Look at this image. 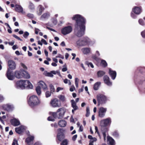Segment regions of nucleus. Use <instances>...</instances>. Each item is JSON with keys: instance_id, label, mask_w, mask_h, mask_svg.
Wrapping results in <instances>:
<instances>
[{"instance_id": "nucleus-2", "label": "nucleus", "mask_w": 145, "mask_h": 145, "mask_svg": "<svg viewBox=\"0 0 145 145\" xmlns=\"http://www.w3.org/2000/svg\"><path fill=\"white\" fill-rule=\"evenodd\" d=\"M15 76L18 78H24L28 79L30 78V75L29 73L21 69L20 71H16L14 72Z\"/></svg>"}, {"instance_id": "nucleus-64", "label": "nucleus", "mask_w": 145, "mask_h": 145, "mask_svg": "<svg viewBox=\"0 0 145 145\" xmlns=\"http://www.w3.org/2000/svg\"><path fill=\"white\" fill-rule=\"evenodd\" d=\"M83 126L82 125H81L80 126V128L79 129V131L82 132L83 131Z\"/></svg>"}, {"instance_id": "nucleus-1", "label": "nucleus", "mask_w": 145, "mask_h": 145, "mask_svg": "<svg viewBox=\"0 0 145 145\" xmlns=\"http://www.w3.org/2000/svg\"><path fill=\"white\" fill-rule=\"evenodd\" d=\"M76 21L74 29V34L78 37H81L84 34L86 20L82 16L79 14L74 15L72 18Z\"/></svg>"}, {"instance_id": "nucleus-36", "label": "nucleus", "mask_w": 145, "mask_h": 145, "mask_svg": "<svg viewBox=\"0 0 145 145\" xmlns=\"http://www.w3.org/2000/svg\"><path fill=\"white\" fill-rule=\"evenodd\" d=\"M68 140L66 139L63 140L61 143V145H67L68 144Z\"/></svg>"}, {"instance_id": "nucleus-30", "label": "nucleus", "mask_w": 145, "mask_h": 145, "mask_svg": "<svg viewBox=\"0 0 145 145\" xmlns=\"http://www.w3.org/2000/svg\"><path fill=\"white\" fill-rule=\"evenodd\" d=\"M50 14L49 12L45 13L43 14L41 16L40 19L41 20L48 18L50 16Z\"/></svg>"}, {"instance_id": "nucleus-51", "label": "nucleus", "mask_w": 145, "mask_h": 145, "mask_svg": "<svg viewBox=\"0 0 145 145\" xmlns=\"http://www.w3.org/2000/svg\"><path fill=\"white\" fill-rule=\"evenodd\" d=\"M48 121H54V119L53 117L52 116H49L48 118Z\"/></svg>"}, {"instance_id": "nucleus-3", "label": "nucleus", "mask_w": 145, "mask_h": 145, "mask_svg": "<svg viewBox=\"0 0 145 145\" xmlns=\"http://www.w3.org/2000/svg\"><path fill=\"white\" fill-rule=\"evenodd\" d=\"M28 103L29 106L31 107H33L39 104L40 102L36 95H33L28 99Z\"/></svg>"}, {"instance_id": "nucleus-5", "label": "nucleus", "mask_w": 145, "mask_h": 145, "mask_svg": "<svg viewBox=\"0 0 145 145\" xmlns=\"http://www.w3.org/2000/svg\"><path fill=\"white\" fill-rule=\"evenodd\" d=\"M96 97L98 105L105 104L108 100L107 97L105 95L102 94H98Z\"/></svg>"}, {"instance_id": "nucleus-29", "label": "nucleus", "mask_w": 145, "mask_h": 145, "mask_svg": "<svg viewBox=\"0 0 145 145\" xmlns=\"http://www.w3.org/2000/svg\"><path fill=\"white\" fill-rule=\"evenodd\" d=\"M34 138L33 136L29 137L26 138L25 141L28 144L30 145V142L34 140Z\"/></svg>"}, {"instance_id": "nucleus-62", "label": "nucleus", "mask_w": 145, "mask_h": 145, "mask_svg": "<svg viewBox=\"0 0 145 145\" xmlns=\"http://www.w3.org/2000/svg\"><path fill=\"white\" fill-rule=\"evenodd\" d=\"M75 89V88L74 86H71V87L70 88V90L71 91H73Z\"/></svg>"}, {"instance_id": "nucleus-47", "label": "nucleus", "mask_w": 145, "mask_h": 145, "mask_svg": "<svg viewBox=\"0 0 145 145\" xmlns=\"http://www.w3.org/2000/svg\"><path fill=\"white\" fill-rule=\"evenodd\" d=\"M51 95V93L49 91H47L46 93V97H50Z\"/></svg>"}, {"instance_id": "nucleus-45", "label": "nucleus", "mask_w": 145, "mask_h": 145, "mask_svg": "<svg viewBox=\"0 0 145 145\" xmlns=\"http://www.w3.org/2000/svg\"><path fill=\"white\" fill-rule=\"evenodd\" d=\"M50 89L51 91L52 92H54L55 91V89L54 86L52 84L50 85Z\"/></svg>"}, {"instance_id": "nucleus-17", "label": "nucleus", "mask_w": 145, "mask_h": 145, "mask_svg": "<svg viewBox=\"0 0 145 145\" xmlns=\"http://www.w3.org/2000/svg\"><path fill=\"white\" fill-rule=\"evenodd\" d=\"M104 83L108 86H111L112 85V82L110 81L109 77L107 75L105 76L103 78Z\"/></svg>"}, {"instance_id": "nucleus-41", "label": "nucleus", "mask_w": 145, "mask_h": 145, "mask_svg": "<svg viewBox=\"0 0 145 145\" xmlns=\"http://www.w3.org/2000/svg\"><path fill=\"white\" fill-rule=\"evenodd\" d=\"M138 22L140 24L143 25L145 24V22L142 19H140L138 20Z\"/></svg>"}, {"instance_id": "nucleus-13", "label": "nucleus", "mask_w": 145, "mask_h": 145, "mask_svg": "<svg viewBox=\"0 0 145 145\" xmlns=\"http://www.w3.org/2000/svg\"><path fill=\"white\" fill-rule=\"evenodd\" d=\"M3 108L4 110L8 112L12 111L14 108V105L10 103H8L4 105L3 106Z\"/></svg>"}, {"instance_id": "nucleus-35", "label": "nucleus", "mask_w": 145, "mask_h": 145, "mask_svg": "<svg viewBox=\"0 0 145 145\" xmlns=\"http://www.w3.org/2000/svg\"><path fill=\"white\" fill-rule=\"evenodd\" d=\"M44 74L46 76L50 77H53V75L52 74L51 72H49L45 71L44 72Z\"/></svg>"}, {"instance_id": "nucleus-59", "label": "nucleus", "mask_w": 145, "mask_h": 145, "mask_svg": "<svg viewBox=\"0 0 145 145\" xmlns=\"http://www.w3.org/2000/svg\"><path fill=\"white\" fill-rule=\"evenodd\" d=\"M141 35L143 37L145 38V30L141 33Z\"/></svg>"}, {"instance_id": "nucleus-34", "label": "nucleus", "mask_w": 145, "mask_h": 145, "mask_svg": "<svg viewBox=\"0 0 145 145\" xmlns=\"http://www.w3.org/2000/svg\"><path fill=\"white\" fill-rule=\"evenodd\" d=\"M36 90L37 94L39 95L41 93V88L40 86H37L36 88Z\"/></svg>"}, {"instance_id": "nucleus-7", "label": "nucleus", "mask_w": 145, "mask_h": 145, "mask_svg": "<svg viewBox=\"0 0 145 145\" xmlns=\"http://www.w3.org/2000/svg\"><path fill=\"white\" fill-rule=\"evenodd\" d=\"M22 83V84L23 86V87L22 88V89H32L33 87V86L31 84L30 82L28 80H20Z\"/></svg>"}, {"instance_id": "nucleus-24", "label": "nucleus", "mask_w": 145, "mask_h": 145, "mask_svg": "<svg viewBox=\"0 0 145 145\" xmlns=\"http://www.w3.org/2000/svg\"><path fill=\"white\" fill-rule=\"evenodd\" d=\"M59 125L61 127H64L67 125V122L65 120H61L58 121Z\"/></svg>"}, {"instance_id": "nucleus-15", "label": "nucleus", "mask_w": 145, "mask_h": 145, "mask_svg": "<svg viewBox=\"0 0 145 145\" xmlns=\"http://www.w3.org/2000/svg\"><path fill=\"white\" fill-rule=\"evenodd\" d=\"M15 10L19 13H22V14H25V12L24 11L22 7L20 5H15Z\"/></svg>"}, {"instance_id": "nucleus-50", "label": "nucleus", "mask_w": 145, "mask_h": 145, "mask_svg": "<svg viewBox=\"0 0 145 145\" xmlns=\"http://www.w3.org/2000/svg\"><path fill=\"white\" fill-rule=\"evenodd\" d=\"M13 36L14 37L17 39L18 40H20L21 41H22V40L19 37L17 36V35H13Z\"/></svg>"}, {"instance_id": "nucleus-14", "label": "nucleus", "mask_w": 145, "mask_h": 145, "mask_svg": "<svg viewBox=\"0 0 145 145\" xmlns=\"http://www.w3.org/2000/svg\"><path fill=\"white\" fill-rule=\"evenodd\" d=\"M6 76L8 79L10 80H13L14 79V76L13 71L10 70L9 69L7 70Z\"/></svg>"}, {"instance_id": "nucleus-16", "label": "nucleus", "mask_w": 145, "mask_h": 145, "mask_svg": "<svg viewBox=\"0 0 145 145\" xmlns=\"http://www.w3.org/2000/svg\"><path fill=\"white\" fill-rule=\"evenodd\" d=\"M8 65L10 69L14 70L16 68V65L15 62L12 60H9L8 61Z\"/></svg>"}, {"instance_id": "nucleus-22", "label": "nucleus", "mask_w": 145, "mask_h": 145, "mask_svg": "<svg viewBox=\"0 0 145 145\" xmlns=\"http://www.w3.org/2000/svg\"><path fill=\"white\" fill-rule=\"evenodd\" d=\"M20 80L17 81L15 84V86L16 88L18 89H22L23 87L22 85V83Z\"/></svg>"}, {"instance_id": "nucleus-31", "label": "nucleus", "mask_w": 145, "mask_h": 145, "mask_svg": "<svg viewBox=\"0 0 145 145\" xmlns=\"http://www.w3.org/2000/svg\"><path fill=\"white\" fill-rule=\"evenodd\" d=\"M105 72L102 71H99L97 73V75L98 77H101L103 76L105 74Z\"/></svg>"}, {"instance_id": "nucleus-43", "label": "nucleus", "mask_w": 145, "mask_h": 145, "mask_svg": "<svg viewBox=\"0 0 145 145\" xmlns=\"http://www.w3.org/2000/svg\"><path fill=\"white\" fill-rule=\"evenodd\" d=\"M90 114L89 109V107H87L86 108V116L87 117L89 116Z\"/></svg>"}, {"instance_id": "nucleus-39", "label": "nucleus", "mask_w": 145, "mask_h": 145, "mask_svg": "<svg viewBox=\"0 0 145 145\" xmlns=\"http://www.w3.org/2000/svg\"><path fill=\"white\" fill-rule=\"evenodd\" d=\"M79 81V79L77 78H76L75 79V82L76 86V88L78 87V83Z\"/></svg>"}, {"instance_id": "nucleus-9", "label": "nucleus", "mask_w": 145, "mask_h": 145, "mask_svg": "<svg viewBox=\"0 0 145 145\" xmlns=\"http://www.w3.org/2000/svg\"><path fill=\"white\" fill-rule=\"evenodd\" d=\"M107 111V108L103 107H101L99 108L98 111V116L101 118L104 117L105 116Z\"/></svg>"}, {"instance_id": "nucleus-21", "label": "nucleus", "mask_w": 145, "mask_h": 145, "mask_svg": "<svg viewBox=\"0 0 145 145\" xmlns=\"http://www.w3.org/2000/svg\"><path fill=\"white\" fill-rule=\"evenodd\" d=\"M107 138V142L109 145H114L115 142L114 139L109 136H108Z\"/></svg>"}, {"instance_id": "nucleus-37", "label": "nucleus", "mask_w": 145, "mask_h": 145, "mask_svg": "<svg viewBox=\"0 0 145 145\" xmlns=\"http://www.w3.org/2000/svg\"><path fill=\"white\" fill-rule=\"evenodd\" d=\"M101 65L102 66L104 67H105L107 66V63L105 60H102L101 61Z\"/></svg>"}, {"instance_id": "nucleus-26", "label": "nucleus", "mask_w": 145, "mask_h": 145, "mask_svg": "<svg viewBox=\"0 0 145 145\" xmlns=\"http://www.w3.org/2000/svg\"><path fill=\"white\" fill-rule=\"evenodd\" d=\"M81 51L84 54H87L89 53L90 49L88 48H84L81 49Z\"/></svg>"}, {"instance_id": "nucleus-48", "label": "nucleus", "mask_w": 145, "mask_h": 145, "mask_svg": "<svg viewBox=\"0 0 145 145\" xmlns=\"http://www.w3.org/2000/svg\"><path fill=\"white\" fill-rule=\"evenodd\" d=\"M27 16L31 18H34L33 15L31 13H28L27 15Z\"/></svg>"}, {"instance_id": "nucleus-44", "label": "nucleus", "mask_w": 145, "mask_h": 145, "mask_svg": "<svg viewBox=\"0 0 145 145\" xmlns=\"http://www.w3.org/2000/svg\"><path fill=\"white\" fill-rule=\"evenodd\" d=\"M12 145H19L17 140L15 139H14Z\"/></svg>"}, {"instance_id": "nucleus-19", "label": "nucleus", "mask_w": 145, "mask_h": 145, "mask_svg": "<svg viewBox=\"0 0 145 145\" xmlns=\"http://www.w3.org/2000/svg\"><path fill=\"white\" fill-rule=\"evenodd\" d=\"M16 132L20 134L25 130L24 127V126H21L19 127L15 128Z\"/></svg>"}, {"instance_id": "nucleus-53", "label": "nucleus", "mask_w": 145, "mask_h": 145, "mask_svg": "<svg viewBox=\"0 0 145 145\" xmlns=\"http://www.w3.org/2000/svg\"><path fill=\"white\" fill-rule=\"evenodd\" d=\"M93 59L97 61H98L99 60V58L96 57V56L94 55L93 56Z\"/></svg>"}, {"instance_id": "nucleus-11", "label": "nucleus", "mask_w": 145, "mask_h": 145, "mask_svg": "<svg viewBox=\"0 0 145 145\" xmlns=\"http://www.w3.org/2000/svg\"><path fill=\"white\" fill-rule=\"evenodd\" d=\"M111 120L110 118L103 119L101 121L100 124L101 126L106 127L110 124Z\"/></svg>"}, {"instance_id": "nucleus-6", "label": "nucleus", "mask_w": 145, "mask_h": 145, "mask_svg": "<svg viewBox=\"0 0 145 145\" xmlns=\"http://www.w3.org/2000/svg\"><path fill=\"white\" fill-rule=\"evenodd\" d=\"M90 42V40L89 38L85 37L77 41L76 43L78 45L83 46L89 44Z\"/></svg>"}, {"instance_id": "nucleus-32", "label": "nucleus", "mask_w": 145, "mask_h": 145, "mask_svg": "<svg viewBox=\"0 0 145 145\" xmlns=\"http://www.w3.org/2000/svg\"><path fill=\"white\" fill-rule=\"evenodd\" d=\"M101 84V82H97L95 83L94 85L93 89L95 90H97L99 86Z\"/></svg>"}, {"instance_id": "nucleus-63", "label": "nucleus", "mask_w": 145, "mask_h": 145, "mask_svg": "<svg viewBox=\"0 0 145 145\" xmlns=\"http://www.w3.org/2000/svg\"><path fill=\"white\" fill-rule=\"evenodd\" d=\"M4 99V98L3 96L1 95H0V102L2 101Z\"/></svg>"}, {"instance_id": "nucleus-60", "label": "nucleus", "mask_w": 145, "mask_h": 145, "mask_svg": "<svg viewBox=\"0 0 145 145\" xmlns=\"http://www.w3.org/2000/svg\"><path fill=\"white\" fill-rule=\"evenodd\" d=\"M35 33L36 34H37L40 31V30L38 28H35Z\"/></svg>"}, {"instance_id": "nucleus-20", "label": "nucleus", "mask_w": 145, "mask_h": 145, "mask_svg": "<svg viewBox=\"0 0 145 145\" xmlns=\"http://www.w3.org/2000/svg\"><path fill=\"white\" fill-rule=\"evenodd\" d=\"M109 73L112 80H114L116 76V72L115 71H113L111 69H109Z\"/></svg>"}, {"instance_id": "nucleus-42", "label": "nucleus", "mask_w": 145, "mask_h": 145, "mask_svg": "<svg viewBox=\"0 0 145 145\" xmlns=\"http://www.w3.org/2000/svg\"><path fill=\"white\" fill-rule=\"evenodd\" d=\"M112 135L115 137H118L119 136V133L117 131H114L113 132Z\"/></svg>"}, {"instance_id": "nucleus-8", "label": "nucleus", "mask_w": 145, "mask_h": 145, "mask_svg": "<svg viewBox=\"0 0 145 145\" xmlns=\"http://www.w3.org/2000/svg\"><path fill=\"white\" fill-rule=\"evenodd\" d=\"M72 30L71 26H68L63 28L61 30V32L63 35H66L70 33Z\"/></svg>"}, {"instance_id": "nucleus-57", "label": "nucleus", "mask_w": 145, "mask_h": 145, "mask_svg": "<svg viewBox=\"0 0 145 145\" xmlns=\"http://www.w3.org/2000/svg\"><path fill=\"white\" fill-rule=\"evenodd\" d=\"M77 135H76L73 136L72 137V140L73 141H74L76 140V138H77Z\"/></svg>"}, {"instance_id": "nucleus-61", "label": "nucleus", "mask_w": 145, "mask_h": 145, "mask_svg": "<svg viewBox=\"0 0 145 145\" xmlns=\"http://www.w3.org/2000/svg\"><path fill=\"white\" fill-rule=\"evenodd\" d=\"M21 65L22 67L25 70H27V67L23 63H21Z\"/></svg>"}, {"instance_id": "nucleus-23", "label": "nucleus", "mask_w": 145, "mask_h": 145, "mask_svg": "<svg viewBox=\"0 0 145 145\" xmlns=\"http://www.w3.org/2000/svg\"><path fill=\"white\" fill-rule=\"evenodd\" d=\"M133 11L136 14H139L141 12V9L138 7H135L133 9Z\"/></svg>"}, {"instance_id": "nucleus-18", "label": "nucleus", "mask_w": 145, "mask_h": 145, "mask_svg": "<svg viewBox=\"0 0 145 145\" xmlns=\"http://www.w3.org/2000/svg\"><path fill=\"white\" fill-rule=\"evenodd\" d=\"M10 121L11 124L15 126L19 125L20 124L19 120L16 118H14L11 120Z\"/></svg>"}, {"instance_id": "nucleus-38", "label": "nucleus", "mask_w": 145, "mask_h": 145, "mask_svg": "<svg viewBox=\"0 0 145 145\" xmlns=\"http://www.w3.org/2000/svg\"><path fill=\"white\" fill-rule=\"evenodd\" d=\"M29 7V8L31 10H33L35 9V6L34 5L31 3H30Z\"/></svg>"}, {"instance_id": "nucleus-49", "label": "nucleus", "mask_w": 145, "mask_h": 145, "mask_svg": "<svg viewBox=\"0 0 145 145\" xmlns=\"http://www.w3.org/2000/svg\"><path fill=\"white\" fill-rule=\"evenodd\" d=\"M52 21L53 24L54 25H56L57 23V21L56 19L52 18Z\"/></svg>"}, {"instance_id": "nucleus-46", "label": "nucleus", "mask_w": 145, "mask_h": 145, "mask_svg": "<svg viewBox=\"0 0 145 145\" xmlns=\"http://www.w3.org/2000/svg\"><path fill=\"white\" fill-rule=\"evenodd\" d=\"M29 33L27 31H26L24 32V34L23 35V37L24 38H26L29 35Z\"/></svg>"}, {"instance_id": "nucleus-52", "label": "nucleus", "mask_w": 145, "mask_h": 145, "mask_svg": "<svg viewBox=\"0 0 145 145\" xmlns=\"http://www.w3.org/2000/svg\"><path fill=\"white\" fill-rule=\"evenodd\" d=\"M95 133H97L98 134V135H99V136H100L99 133L98 131V128L97 126H95Z\"/></svg>"}, {"instance_id": "nucleus-10", "label": "nucleus", "mask_w": 145, "mask_h": 145, "mask_svg": "<svg viewBox=\"0 0 145 145\" xmlns=\"http://www.w3.org/2000/svg\"><path fill=\"white\" fill-rule=\"evenodd\" d=\"M50 104L54 107H59L61 106L60 101L56 99L52 100L50 102Z\"/></svg>"}, {"instance_id": "nucleus-40", "label": "nucleus", "mask_w": 145, "mask_h": 145, "mask_svg": "<svg viewBox=\"0 0 145 145\" xmlns=\"http://www.w3.org/2000/svg\"><path fill=\"white\" fill-rule=\"evenodd\" d=\"M105 131H103V134L104 137V139L105 140H106V132L107 131V129L106 128H105Z\"/></svg>"}, {"instance_id": "nucleus-58", "label": "nucleus", "mask_w": 145, "mask_h": 145, "mask_svg": "<svg viewBox=\"0 0 145 145\" xmlns=\"http://www.w3.org/2000/svg\"><path fill=\"white\" fill-rule=\"evenodd\" d=\"M97 140V138L95 137H94L91 140H90L89 141H91L93 143L94 142L96 141Z\"/></svg>"}, {"instance_id": "nucleus-28", "label": "nucleus", "mask_w": 145, "mask_h": 145, "mask_svg": "<svg viewBox=\"0 0 145 145\" xmlns=\"http://www.w3.org/2000/svg\"><path fill=\"white\" fill-rule=\"evenodd\" d=\"M71 103L73 109H74L75 110H77L78 109V107L76 105V102L73 100H72L71 101Z\"/></svg>"}, {"instance_id": "nucleus-56", "label": "nucleus", "mask_w": 145, "mask_h": 145, "mask_svg": "<svg viewBox=\"0 0 145 145\" xmlns=\"http://www.w3.org/2000/svg\"><path fill=\"white\" fill-rule=\"evenodd\" d=\"M41 41L42 43H43L45 45H47V43L46 40L44 39H41Z\"/></svg>"}, {"instance_id": "nucleus-33", "label": "nucleus", "mask_w": 145, "mask_h": 145, "mask_svg": "<svg viewBox=\"0 0 145 145\" xmlns=\"http://www.w3.org/2000/svg\"><path fill=\"white\" fill-rule=\"evenodd\" d=\"M58 98L62 102H64L66 101V98L64 95H60L58 96Z\"/></svg>"}, {"instance_id": "nucleus-55", "label": "nucleus", "mask_w": 145, "mask_h": 145, "mask_svg": "<svg viewBox=\"0 0 145 145\" xmlns=\"http://www.w3.org/2000/svg\"><path fill=\"white\" fill-rule=\"evenodd\" d=\"M131 16L133 18H135L137 17L136 15L132 12L131 13Z\"/></svg>"}, {"instance_id": "nucleus-27", "label": "nucleus", "mask_w": 145, "mask_h": 145, "mask_svg": "<svg viewBox=\"0 0 145 145\" xmlns=\"http://www.w3.org/2000/svg\"><path fill=\"white\" fill-rule=\"evenodd\" d=\"M39 9L38 11L37 14L39 15H40L42 14V12L44 10V8L41 5H39L38 7Z\"/></svg>"}, {"instance_id": "nucleus-12", "label": "nucleus", "mask_w": 145, "mask_h": 145, "mask_svg": "<svg viewBox=\"0 0 145 145\" xmlns=\"http://www.w3.org/2000/svg\"><path fill=\"white\" fill-rule=\"evenodd\" d=\"M58 133L57 138L58 140L61 141L64 138V135L63 133L64 130L62 129L59 128L57 130Z\"/></svg>"}, {"instance_id": "nucleus-54", "label": "nucleus", "mask_w": 145, "mask_h": 145, "mask_svg": "<svg viewBox=\"0 0 145 145\" xmlns=\"http://www.w3.org/2000/svg\"><path fill=\"white\" fill-rule=\"evenodd\" d=\"M51 125L52 127H54L55 128H57L58 127V125L56 123L52 124Z\"/></svg>"}, {"instance_id": "nucleus-4", "label": "nucleus", "mask_w": 145, "mask_h": 145, "mask_svg": "<svg viewBox=\"0 0 145 145\" xmlns=\"http://www.w3.org/2000/svg\"><path fill=\"white\" fill-rule=\"evenodd\" d=\"M65 112V108H62L58 109L56 112H50L49 114L52 115L54 118L60 119L63 116Z\"/></svg>"}, {"instance_id": "nucleus-25", "label": "nucleus", "mask_w": 145, "mask_h": 145, "mask_svg": "<svg viewBox=\"0 0 145 145\" xmlns=\"http://www.w3.org/2000/svg\"><path fill=\"white\" fill-rule=\"evenodd\" d=\"M39 86L41 88L42 87L44 90L47 89V87L45 83L42 81H40L39 82Z\"/></svg>"}]
</instances>
